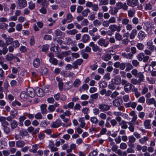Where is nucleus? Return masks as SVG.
I'll return each mask as SVG.
<instances>
[{"instance_id": "obj_1", "label": "nucleus", "mask_w": 156, "mask_h": 156, "mask_svg": "<svg viewBox=\"0 0 156 156\" xmlns=\"http://www.w3.org/2000/svg\"><path fill=\"white\" fill-rule=\"evenodd\" d=\"M71 115L70 112L69 110H66L63 112L62 114H61L59 116L62 119L63 121L66 123H68L69 121V118H66L65 117H69Z\"/></svg>"}, {"instance_id": "obj_2", "label": "nucleus", "mask_w": 156, "mask_h": 156, "mask_svg": "<svg viewBox=\"0 0 156 156\" xmlns=\"http://www.w3.org/2000/svg\"><path fill=\"white\" fill-rule=\"evenodd\" d=\"M137 58L140 61H143L144 62H146L147 61L149 58V57L148 56H145L144 53L143 52L140 53L138 54L136 56Z\"/></svg>"}, {"instance_id": "obj_3", "label": "nucleus", "mask_w": 156, "mask_h": 156, "mask_svg": "<svg viewBox=\"0 0 156 156\" xmlns=\"http://www.w3.org/2000/svg\"><path fill=\"white\" fill-rule=\"evenodd\" d=\"M116 6L119 9H122L124 10H127L128 8V6L126 3H123L121 2H117L116 4Z\"/></svg>"}, {"instance_id": "obj_4", "label": "nucleus", "mask_w": 156, "mask_h": 156, "mask_svg": "<svg viewBox=\"0 0 156 156\" xmlns=\"http://www.w3.org/2000/svg\"><path fill=\"white\" fill-rule=\"evenodd\" d=\"M98 44L100 46L106 48L108 45L109 42L108 41H106L105 39L101 38L98 41Z\"/></svg>"}, {"instance_id": "obj_5", "label": "nucleus", "mask_w": 156, "mask_h": 156, "mask_svg": "<svg viewBox=\"0 0 156 156\" xmlns=\"http://www.w3.org/2000/svg\"><path fill=\"white\" fill-rule=\"evenodd\" d=\"M61 121L60 119H58L51 123V127L52 128H57L61 126Z\"/></svg>"}, {"instance_id": "obj_6", "label": "nucleus", "mask_w": 156, "mask_h": 156, "mask_svg": "<svg viewBox=\"0 0 156 156\" xmlns=\"http://www.w3.org/2000/svg\"><path fill=\"white\" fill-rule=\"evenodd\" d=\"M18 6L20 9H22L27 5V2L26 0H18Z\"/></svg>"}, {"instance_id": "obj_7", "label": "nucleus", "mask_w": 156, "mask_h": 156, "mask_svg": "<svg viewBox=\"0 0 156 156\" xmlns=\"http://www.w3.org/2000/svg\"><path fill=\"white\" fill-rule=\"evenodd\" d=\"M121 26L119 25L117 26L116 24L111 25L109 27V28L112 32L117 31L118 32H119L121 30Z\"/></svg>"}, {"instance_id": "obj_8", "label": "nucleus", "mask_w": 156, "mask_h": 156, "mask_svg": "<svg viewBox=\"0 0 156 156\" xmlns=\"http://www.w3.org/2000/svg\"><path fill=\"white\" fill-rule=\"evenodd\" d=\"M89 46L92 48L93 51L94 52L97 51H100L101 49L99 48V46L97 44H94L93 42H90L89 44Z\"/></svg>"}, {"instance_id": "obj_9", "label": "nucleus", "mask_w": 156, "mask_h": 156, "mask_svg": "<svg viewBox=\"0 0 156 156\" xmlns=\"http://www.w3.org/2000/svg\"><path fill=\"white\" fill-rule=\"evenodd\" d=\"M126 2L128 5L131 7L136 6L138 3V0H126Z\"/></svg>"}, {"instance_id": "obj_10", "label": "nucleus", "mask_w": 156, "mask_h": 156, "mask_svg": "<svg viewBox=\"0 0 156 156\" xmlns=\"http://www.w3.org/2000/svg\"><path fill=\"white\" fill-rule=\"evenodd\" d=\"M99 108L101 110L105 111L110 109V106L108 105L101 104L99 105Z\"/></svg>"}, {"instance_id": "obj_11", "label": "nucleus", "mask_w": 156, "mask_h": 156, "mask_svg": "<svg viewBox=\"0 0 156 156\" xmlns=\"http://www.w3.org/2000/svg\"><path fill=\"white\" fill-rule=\"evenodd\" d=\"M112 83L116 85H119L121 83V78L119 76H116L114 79H112Z\"/></svg>"}, {"instance_id": "obj_12", "label": "nucleus", "mask_w": 156, "mask_h": 156, "mask_svg": "<svg viewBox=\"0 0 156 156\" xmlns=\"http://www.w3.org/2000/svg\"><path fill=\"white\" fill-rule=\"evenodd\" d=\"M27 92L29 96L31 98H34L35 95L34 90L32 88H28L27 89Z\"/></svg>"}, {"instance_id": "obj_13", "label": "nucleus", "mask_w": 156, "mask_h": 156, "mask_svg": "<svg viewBox=\"0 0 156 156\" xmlns=\"http://www.w3.org/2000/svg\"><path fill=\"white\" fill-rule=\"evenodd\" d=\"M122 101L121 98H118L113 101V105L114 106L119 107L122 104Z\"/></svg>"}, {"instance_id": "obj_14", "label": "nucleus", "mask_w": 156, "mask_h": 156, "mask_svg": "<svg viewBox=\"0 0 156 156\" xmlns=\"http://www.w3.org/2000/svg\"><path fill=\"white\" fill-rule=\"evenodd\" d=\"M33 65L35 68H38L40 65V59L38 58H36L34 59L33 61Z\"/></svg>"}, {"instance_id": "obj_15", "label": "nucleus", "mask_w": 156, "mask_h": 156, "mask_svg": "<svg viewBox=\"0 0 156 156\" xmlns=\"http://www.w3.org/2000/svg\"><path fill=\"white\" fill-rule=\"evenodd\" d=\"M133 87V85L130 83H129L128 84L124 86V89L126 93L129 92Z\"/></svg>"}, {"instance_id": "obj_16", "label": "nucleus", "mask_w": 156, "mask_h": 156, "mask_svg": "<svg viewBox=\"0 0 156 156\" xmlns=\"http://www.w3.org/2000/svg\"><path fill=\"white\" fill-rule=\"evenodd\" d=\"M37 2L38 4L41 3L43 6L47 7L49 5V3L47 0H37Z\"/></svg>"}, {"instance_id": "obj_17", "label": "nucleus", "mask_w": 156, "mask_h": 156, "mask_svg": "<svg viewBox=\"0 0 156 156\" xmlns=\"http://www.w3.org/2000/svg\"><path fill=\"white\" fill-rule=\"evenodd\" d=\"M148 140V137L147 136H144L143 137L140 138L139 140V141L142 144H146Z\"/></svg>"}, {"instance_id": "obj_18", "label": "nucleus", "mask_w": 156, "mask_h": 156, "mask_svg": "<svg viewBox=\"0 0 156 156\" xmlns=\"http://www.w3.org/2000/svg\"><path fill=\"white\" fill-rule=\"evenodd\" d=\"M10 122V124L12 129H14L17 127L18 122L16 120H12V119Z\"/></svg>"}, {"instance_id": "obj_19", "label": "nucleus", "mask_w": 156, "mask_h": 156, "mask_svg": "<svg viewBox=\"0 0 156 156\" xmlns=\"http://www.w3.org/2000/svg\"><path fill=\"white\" fill-rule=\"evenodd\" d=\"M36 94L39 97H42L44 95V94L42 89L37 88L36 89Z\"/></svg>"}, {"instance_id": "obj_20", "label": "nucleus", "mask_w": 156, "mask_h": 156, "mask_svg": "<svg viewBox=\"0 0 156 156\" xmlns=\"http://www.w3.org/2000/svg\"><path fill=\"white\" fill-rule=\"evenodd\" d=\"M151 120L147 119L144 122V125L145 128L147 129H150L151 128L150 123Z\"/></svg>"}, {"instance_id": "obj_21", "label": "nucleus", "mask_w": 156, "mask_h": 156, "mask_svg": "<svg viewBox=\"0 0 156 156\" xmlns=\"http://www.w3.org/2000/svg\"><path fill=\"white\" fill-rule=\"evenodd\" d=\"M47 105L46 104H42L41 105V112L43 114H46L47 113Z\"/></svg>"}, {"instance_id": "obj_22", "label": "nucleus", "mask_w": 156, "mask_h": 156, "mask_svg": "<svg viewBox=\"0 0 156 156\" xmlns=\"http://www.w3.org/2000/svg\"><path fill=\"white\" fill-rule=\"evenodd\" d=\"M78 121L80 123V127L81 128H83L86 125L84 118L83 117L79 118Z\"/></svg>"}, {"instance_id": "obj_23", "label": "nucleus", "mask_w": 156, "mask_h": 156, "mask_svg": "<svg viewBox=\"0 0 156 156\" xmlns=\"http://www.w3.org/2000/svg\"><path fill=\"white\" fill-rule=\"evenodd\" d=\"M122 55L124 58L129 59H132L133 57L132 54H131L130 53H126L125 52H123L122 53Z\"/></svg>"}, {"instance_id": "obj_24", "label": "nucleus", "mask_w": 156, "mask_h": 156, "mask_svg": "<svg viewBox=\"0 0 156 156\" xmlns=\"http://www.w3.org/2000/svg\"><path fill=\"white\" fill-rule=\"evenodd\" d=\"M17 115V111L16 110L14 109L11 110L10 112V115L8 117H10L12 119L14 118Z\"/></svg>"}, {"instance_id": "obj_25", "label": "nucleus", "mask_w": 156, "mask_h": 156, "mask_svg": "<svg viewBox=\"0 0 156 156\" xmlns=\"http://www.w3.org/2000/svg\"><path fill=\"white\" fill-rule=\"evenodd\" d=\"M90 37L88 34H85L82 36V41L84 43L87 42L89 41Z\"/></svg>"}, {"instance_id": "obj_26", "label": "nucleus", "mask_w": 156, "mask_h": 156, "mask_svg": "<svg viewBox=\"0 0 156 156\" xmlns=\"http://www.w3.org/2000/svg\"><path fill=\"white\" fill-rule=\"evenodd\" d=\"M25 143L22 140H18L16 142V146L18 147H23L25 145Z\"/></svg>"}, {"instance_id": "obj_27", "label": "nucleus", "mask_w": 156, "mask_h": 156, "mask_svg": "<svg viewBox=\"0 0 156 156\" xmlns=\"http://www.w3.org/2000/svg\"><path fill=\"white\" fill-rule=\"evenodd\" d=\"M12 120V118L10 117H6L4 116L0 117V122L2 123L3 122L7 120L8 121L10 122Z\"/></svg>"}, {"instance_id": "obj_28", "label": "nucleus", "mask_w": 156, "mask_h": 156, "mask_svg": "<svg viewBox=\"0 0 156 156\" xmlns=\"http://www.w3.org/2000/svg\"><path fill=\"white\" fill-rule=\"evenodd\" d=\"M137 33V31L136 29H134L129 34L130 38L131 39H133L136 35Z\"/></svg>"}, {"instance_id": "obj_29", "label": "nucleus", "mask_w": 156, "mask_h": 156, "mask_svg": "<svg viewBox=\"0 0 156 156\" xmlns=\"http://www.w3.org/2000/svg\"><path fill=\"white\" fill-rule=\"evenodd\" d=\"M20 97L21 100L25 101L27 99L28 96L25 92L22 91L20 94Z\"/></svg>"}, {"instance_id": "obj_30", "label": "nucleus", "mask_w": 156, "mask_h": 156, "mask_svg": "<svg viewBox=\"0 0 156 156\" xmlns=\"http://www.w3.org/2000/svg\"><path fill=\"white\" fill-rule=\"evenodd\" d=\"M14 56L12 54H8L5 56V59L8 62L11 61L14 59Z\"/></svg>"}, {"instance_id": "obj_31", "label": "nucleus", "mask_w": 156, "mask_h": 156, "mask_svg": "<svg viewBox=\"0 0 156 156\" xmlns=\"http://www.w3.org/2000/svg\"><path fill=\"white\" fill-rule=\"evenodd\" d=\"M73 17L70 13H68L66 15V19L67 20V23L71 22L73 20Z\"/></svg>"}, {"instance_id": "obj_32", "label": "nucleus", "mask_w": 156, "mask_h": 156, "mask_svg": "<svg viewBox=\"0 0 156 156\" xmlns=\"http://www.w3.org/2000/svg\"><path fill=\"white\" fill-rule=\"evenodd\" d=\"M127 124V122L124 120H122L121 122L120 123V125L121 126L122 129H126L128 128Z\"/></svg>"}, {"instance_id": "obj_33", "label": "nucleus", "mask_w": 156, "mask_h": 156, "mask_svg": "<svg viewBox=\"0 0 156 156\" xmlns=\"http://www.w3.org/2000/svg\"><path fill=\"white\" fill-rule=\"evenodd\" d=\"M78 31L76 29H74L70 30H67L66 33L67 34L70 35H74L77 34Z\"/></svg>"}, {"instance_id": "obj_34", "label": "nucleus", "mask_w": 156, "mask_h": 156, "mask_svg": "<svg viewBox=\"0 0 156 156\" xmlns=\"http://www.w3.org/2000/svg\"><path fill=\"white\" fill-rule=\"evenodd\" d=\"M136 77L139 78V79L138 80H139L140 83L144 81V77L143 73L140 72L138 73Z\"/></svg>"}, {"instance_id": "obj_35", "label": "nucleus", "mask_w": 156, "mask_h": 156, "mask_svg": "<svg viewBox=\"0 0 156 156\" xmlns=\"http://www.w3.org/2000/svg\"><path fill=\"white\" fill-rule=\"evenodd\" d=\"M90 120L93 124H97L98 122V120L96 117L93 116L90 117Z\"/></svg>"}, {"instance_id": "obj_36", "label": "nucleus", "mask_w": 156, "mask_h": 156, "mask_svg": "<svg viewBox=\"0 0 156 156\" xmlns=\"http://www.w3.org/2000/svg\"><path fill=\"white\" fill-rule=\"evenodd\" d=\"M146 36V34L144 32L140 31L138 34V37L140 40L143 39Z\"/></svg>"}, {"instance_id": "obj_37", "label": "nucleus", "mask_w": 156, "mask_h": 156, "mask_svg": "<svg viewBox=\"0 0 156 156\" xmlns=\"http://www.w3.org/2000/svg\"><path fill=\"white\" fill-rule=\"evenodd\" d=\"M98 31V29L96 27H93L92 30H90L88 31L89 34L91 36H94V33Z\"/></svg>"}, {"instance_id": "obj_38", "label": "nucleus", "mask_w": 156, "mask_h": 156, "mask_svg": "<svg viewBox=\"0 0 156 156\" xmlns=\"http://www.w3.org/2000/svg\"><path fill=\"white\" fill-rule=\"evenodd\" d=\"M38 148V146L37 145H33L32 146V148L29 149V151L31 152L35 153L37 152Z\"/></svg>"}, {"instance_id": "obj_39", "label": "nucleus", "mask_w": 156, "mask_h": 156, "mask_svg": "<svg viewBox=\"0 0 156 156\" xmlns=\"http://www.w3.org/2000/svg\"><path fill=\"white\" fill-rule=\"evenodd\" d=\"M13 41V39L11 37H7L5 39V43L7 45L12 44Z\"/></svg>"}, {"instance_id": "obj_40", "label": "nucleus", "mask_w": 156, "mask_h": 156, "mask_svg": "<svg viewBox=\"0 0 156 156\" xmlns=\"http://www.w3.org/2000/svg\"><path fill=\"white\" fill-rule=\"evenodd\" d=\"M90 12L89 9H86L82 12V15L83 17H87L88 13Z\"/></svg>"}, {"instance_id": "obj_41", "label": "nucleus", "mask_w": 156, "mask_h": 156, "mask_svg": "<svg viewBox=\"0 0 156 156\" xmlns=\"http://www.w3.org/2000/svg\"><path fill=\"white\" fill-rule=\"evenodd\" d=\"M99 85L100 87L102 88L106 87L107 86L106 82L105 81H101L99 82Z\"/></svg>"}, {"instance_id": "obj_42", "label": "nucleus", "mask_w": 156, "mask_h": 156, "mask_svg": "<svg viewBox=\"0 0 156 156\" xmlns=\"http://www.w3.org/2000/svg\"><path fill=\"white\" fill-rule=\"evenodd\" d=\"M81 83V81L78 79H76L73 83V86L75 87H78Z\"/></svg>"}, {"instance_id": "obj_43", "label": "nucleus", "mask_w": 156, "mask_h": 156, "mask_svg": "<svg viewBox=\"0 0 156 156\" xmlns=\"http://www.w3.org/2000/svg\"><path fill=\"white\" fill-rule=\"evenodd\" d=\"M12 45L14 48H17L19 47L20 43L18 40H16L12 41Z\"/></svg>"}, {"instance_id": "obj_44", "label": "nucleus", "mask_w": 156, "mask_h": 156, "mask_svg": "<svg viewBox=\"0 0 156 156\" xmlns=\"http://www.w3.org/2000/svg\"><path fill=\"white\" fill-rule=\"evenodd\" d=\"M28 8L30 10L34 9L35 7V4L33 3L32 1L28 2Z\"/></svg>"}, {"instance_id": "obj_45", "label": "nucleus", "mask_w": 156, "mask_h": 156, "mask_svg": "<svg viewBox=\"0 0 156 156\" xmlns=\"http://www.w3.org/2000/svg\"><path fill=\"white\" fill-rule=\"evenodd\" d=\"M49 123V122H48L46 120H43L41 121V122L40 126L42 127L45 128L47 126L48 124Z\"/></svg>"}, {"instance_id": "obj_46", "label": "nucleus", "mask_w": 156, "mask_h": 156, "mask_svg": "<svg viewBox=\"0 0 156 156\" xmlns=\"http://www.w3.org/2000/svg\"><path fill=\"white\" fill-rule=\"evenodd\" d=\"M130 82L131 84L134 85H137L141 83L139 80L134 78H132Z\"/></svg>"}, {"instance_id": "obj_47", "label": "nucleus", "mask_w": 156, "mask_h": 156, "mask_svg": "<svg viewBox=\"0 0 156 156\" xmlns=\"http://www.w3.org/2000/svg\"><path fill=\"white\" fill-rule=\"evenodd\" d=\"M129 21L128 18H124L122 20V23L123 25H126L129 23Z\"/></svg>"}, {"instance_id": "obj_48", "label": "nucleus", "mask_w": 156, "mask_h": 156, "mask_svg": "<svg viewBox=\"0 0 156 156\" xmlns=\"http://www.w3.org/2000/svg\"><path fill=\"white\" fill-rule=\"evenodd\" d=\"M115 37L116 39L118 41H120L122 40V35L118 33L115 34Z\"/></svg>"}, {"instance_id": "obj_49", "label": "nucleus", "mask_w": 156, "mask_h": 156, "mask_svg": "<svg viewBox=\"0 0 156 156\" xmlns=\"http://www.w3.org/2000/svg\"><path fill=\"white\" fill-rule=\"evenodd\" d=\"M111 58V56L110 54H107L103 56V59L106 61H107L109 60Z\"/></svg>"}, {"instance_id": "obj_50", "label": "nucleus", "mask_w": 156, "mask_h": 156, "mask_svg": "<svg viewBox=\"0 0 156 156\" xmlns=\"http://www.w3.org/2000/svg\"><path fill=\"white\" fill-rule=\"evenodd\" d=\"M41 72L42 75H46L48 72V69L47 68L43 67L41 69Z\"/></svg>"}, {"instance_id": "obj_51", "label": "nucleus", "mask_w": 156, "mask_h": 156, "mask_svg": "<svg viewBox=\"0 0 156 156\" xmlns=\"http://www.w3.org/2000/svg\"><path fill=\"white\" fill-rule=\"evenodd\" d=\"M49 60L50 62L54 65H56L58 64V60L56 58H50Z\"/></svg>"}, {"instance_id": "obj_52", "label": "nucleus", "mask_w": 156, "mask_h": 156, "mask_svg": "<svg viewBox=\"0 0 156 156\" xmlns=\"http://www.w3.org/2000/svg\"><path fill=\"white\" fill-rule=\"evenodd\" d=\"M136 140V139L133 136H130L129 137V142L130 144L134 143Z\"/></svg>"}, {"instance_id": "obj_53", "label": "nucleus", "mask_w": 156, "mask_h": 156, "mask_svg": "<svg viewBox=\"0 0 156 156\" xmlns=\"http://www.w3.org/2000/svg\"><path fill=\"white\" fill-rule=\"evenodd\" d=\"M108 20L109 24H114L116 22V19L114 16L111 17Z\"/></svg>"}, {"instance_id": "obj_54", "label": "nucleus", "mask_w": 156, "mask_h": 156, "mask_svg": "<svg viewBox=\"0 0 156 156\" xmlns=\"http://www.w3.org/2000/svg\"><path fill=\"white\" fill-rule=\"evenodd\" d=\"M93 23L95 27L100 26L101 24V23L100 21L98 20H94L93 21Z\"/></svg>"}, {"instance_id": "obj_55", "label": "nucleus", "mask_w": 156, "mask_h": 156, "mask_svg": "<svg viewBox=\"0 0 156 156\" xmlns=\"http://www.w3.org/2000/svg\"><path fill=\"white\" fill-rule=\"evenodd\" d=\"M119 10V9L118 8L115 6V7H114L113 9L112 10L111 12V14L112 15H115L118 12Z\"/></svg>"}, {"instance_id": "obj_56", "label": "nucleus", "mask_w": 156, "mask_h": 156, "mask_svg": "<svg viewBox=\"0 0 156 156\" xmlns=\"http://www.w3.org/2000/svg\"><path fill=\"white\" fill-rule=\"evenodd\" d=\"M135 11L133 10H129L128 12V15L129 17H132L134 16Z\"/></svg>"}, {"instance_id": "obj_57", "label": "nucleus", "mask_w": 156, "mask_h": 156, "mask_svg": "<svg viewBox=\"0 0 156 156\" xmlns=\"http://www.w3.org/2000/svg\"><path fill=\"white\" fill-rule=\"evenodd\" d=\"M155 100V99L154 98H152L149 99L147 100L146 102L147 105H150L151 104H153Z\"/></svg>"}, {"instance_id": "obj_58", "label": "nucleus", "mask_w": 156, "mask_h": 156, "mask_svg": "<svg viewBox=\"0 0 156 156\" xmlns=\"http://www.w3.org/2000/svg\"><path fill=\"white\" fill-rule=\"evenodd\" d=\"M152 9L151 5L149 3H146L144 7V9L146 10H150Z\"/></svg>"}, {"instance_id": "obj_59", "label": "nucleus", "mask_w": 156, "mask_h": 156, "mask_svg": "<svg viewBox=\"0 0 156 156\" xmlns=\"http://www.w3.org/2000/svg\"><path fill=\"white\" fill-rule=\"evenodd\" d=\"M108 0H102V1L99 2V5H106L108 4Z\"/></svg>"}, {"instance_id": "obj_60", "label": "nucleus", "mask_w": 156, "mask_h": 156, "mask_svg": "<svg viewBox=\"0 0 156 156\" xmlns=\"http://www.w3.org/2000/svg\"><path fill=\"white\" fill-rule=\"evenodd\" d=\"M49 47V45L48 44L43 45L42 47V51L43 52H46L48 50Z\"/></svg>"}, {"instance_id": "obj_61", "label": "nucleus", "mask_w": 156, "mask_h": 156, "mask_svg": "<svg viewBox=\"0 0 156 156\" xmlns=\"http://www.w3.org/2000/svg\"><path fill=\"white\" fill-rule=\"evenodd\" d=\"M16 5L15 3H11L10 4V9L12 11V14H13V11L16 8Z\"/></svg>"}, {"instance_id": "obj_62", "label": "nucleus", "mask_w": 156, "mask_h": 156, "mask_svg": "<svg viewBox=\"0 0 156 156\" xmlns=\"http://www.w3.org/2000/svg\"><path fill=\"white\" fill-rule=\"evenodd\" d=\"M4 131L6 134H8L11 132V129L9 127L5 126L4 127Z\"/></svg>"}, {"instance_id": "obj_63", "label": "nucleus", "mask_w": 156, "mask_h": 156, "mask_svg": "<svg viewBox=\"0 0 156 156\" xmlns=\"http://www.w3.org/2000/svg\"><path fill=\"white\" fill-rule=\"evenodd\" d=\"M136 46L137 48L140 50H142L144 49V45L143 44L138 43Z\"/></svg>"}, {"instance_id": "obj_64", "label": "nucleus", "mask_w": 156, "mask_h": 156, "mask_svg": "<svg viewBox=\"0 0 156 156\" xmlns=\"http://www.w3.org/2000/svg\"><path fill=\"white\" fill-rule=\"evenodd\" d=\"M8 26V25L5 23L0 24V28L4 30H5L7 28Z\"/></svg>"}]
</instances>
